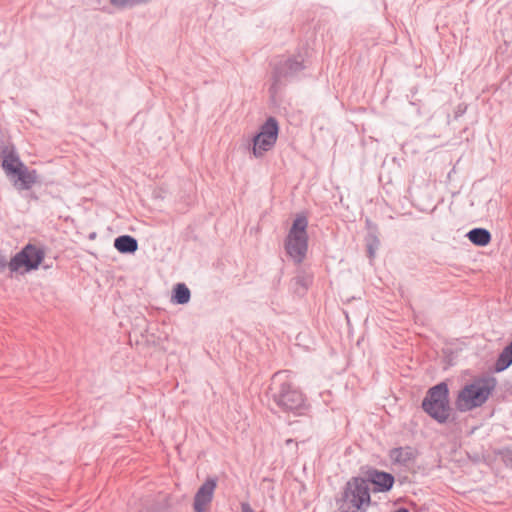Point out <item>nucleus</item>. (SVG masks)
<instances>
[{
  "mask_svg": "<svg viewBox=\"0 0 512 512\" xmlns=\"http://www.w3.org/2000/svg\"><path fill=\"white\" fill-rule=\"evenodd\" d=\"M497 387L493 377H477L465 383L457 392L455 407L465 413L483 407Z\"/></svg>",
  "mask_w": 512,
  "mask_h": 512,
  "instance_id": "nucleus-1",
  "label": "nucleus"
},
{
  "mask_svg": "<svg viewBox=\"0 0 512 512\" xmlns=\"http://www.w3.org/2000/svg\"><path fill=\"white\" fill-rule=\"evenodd\" d=\"M2 168L16 190H30L39 182L37 171L29 169L13 150L4 152Z\"/></svg>",
  "mask_w": 512,
  "mask_h": 512,
  "instance_id": "nucleus-2",
  "label": "nucleus"
},
{
  "mask_svg": "<svg viewBox=\"0 0 512 512\" xmlns=\"http://www.w3.org/2000/svg\"><path fill=\"white\" fill-rule=\"evenodd\" d=\"M308 219L299 214L295 217L285 240V250L296 263H302L308 251Z\"/></svg>",
  "mask_w": 512,
  "mask_h": 512,
  "instance_id": "nucleus-3",
  "label": "nucleus"
},
{
  "mask_svg": "<svg viewBox=\"0 0 512 512\" xmlns=\"http://www.w3.org/2000/svg\"><path fill=\"white\" fill-rule=\"evenodd\" d=\"M370 505L368 482L362 478H352L347 482L339 503V512H361Z\"/></svg>",
  "mask_w": 512,
  "mask_h": 512,
  "instance_id": "nucleus-4",
  "label": "nucleus"
},
{
  "mask_svg": "<svg viewBox=\"0 0 512 512\" xmlns=\"http://www.w3.org/2000/svg\"><path fill=\"white\" fill-rule=\"evenodd\" d=\"M448 392L447 385L440 383L428 391L422 403L423 409L440 423L447 421L450 415Z\"/></svg>",
  "mask_w": 512,
  "mask_h": 512,
  "instance_id": "nucleus-5",
  "label": "nucleus"
},
{
  "mask_svg": "<svg viewBox=\"0 0 512 512\" xmlns=\"http://www.w3.org/2000/svg\"><path fill=\"white\" fill-rule=\"evenodd\" d=\"M279 126L274 118H269L261 125L253 138L252 154L255 158H262L273 149L278 138Z\"/></svg>",
  "mask_w": 512,
  "mask_h": 512,
  "instance_id": "nucleus-6",
  "label": "nucleus"
},
{
  "mask_svg": "<svg viewBox=\"0 0 512 512\" xmlns=\"http://www.w3.org/2000/svg\"><path fill=\"white\" fill-rule=\"evenodd\" d=\"M44 256L45 253L41 248L29 244L11 259L9 268L11 271L21 274L27 273L37 269L42 263Z\"/></svg>",
  "mask_w": 512,
  "mask_h": 512,
  "instance_id": "nucleus-7",
  "label": "nucleus"
},
{
  "mask_svg": "<svg viewBox=\"0 0 512 512\" xmlns=\"http://www.w3.org/2000/svg\"><path fill=\"white\" fill-rule=\"evenodd\" d=\"M275 400L278 405L290 411L298 410L304 404L303 394L288 380L281 383Z\"/></svg>",
  "mask_w": 512,
  "mask_h": 512,
  "instance_id": "nucleus-8",
  "label": "nucleus"
},
{
  "mask_svg": "<svg viewBox=\"0 0 512 512\" xmlns=\"http://www.w3.org/2000/svg\"><path fill=\"white\" fill-rule=\"evenodd\" d=\"M215 479H207L198 489L194 497L195 512H207L212 502L214 491L216 488Z\"/></svg>",
  "mask_w": 512,
  "mask_h": 512,
  "instance_id": "nucleus-9",
  "label": "nucleus"
},
{
  "mask_svg": "<svg viewBox=\"0 0 512 512\" xmlns=\"http://www.w3.org/2000/svg\"><path fill=\"white\" fill-rule=\"evenodd\" d=\"M416 453L410 447L395 448L390 451V459L394 463L407 465L415 459Z\"/></svg>",
  "mask_w": 512,
  "mask_h": 512,
  "instance_id": "nucleus-10",
  "label": "nucleus"
},
{
  "mask_svg": "<svg viewBox=\"0 0 512 512\" xmlns=\"http://www.w3.org/2000/svg\"><path fill=\"white\" fill-rule=\"evenodd\" d=\"M370 482L378 491H388L393 486L394 477L389 473L374 472L370 475Z\"/></svg>",
  "mask_w": 512,
  "mask_h": 512,
  "instance_id": "nucleus-11",
  "label": "nucleus"
},
{
  "mask_svg": "<svg viewBox=\"0 0 512 512\" xmlns=\"http://www.w3.org/2000/svg\"><path fill=\"white\" fill-rule=\"evenodd\" d=\"M114 247L121 253H133L137 250V241L128 235L120 236L115 239Z\"/></svg>",
  "mask_w": 512,
  "mask_h": 512,
  "instance_id": "nucleus-12",
  "label": "nucleus"
},
{
  "mask_svg": "<svg viewBox=\"0 0 512 512\" xmlns=\"http://www.w3.org/2000/svg\"><path fill=\"white\" fill-rule=\"evenodd\" d=\"M468 239L475 245L486 246L491 241V235L488 230L476 228L468 233Z\"/></svg>",
  "mask_w": 512,
  "mask_h": 512,
  "instance_id": "nucleus-13",
  "label": "nucleus"
},
{
  "mask_svg": "<svg viewBox=\"0 0 512 512\" xmlns=\"http://www.w3.org/2000/svg\"><path fill=\"white\" fill-rule=\"evenodd\" d=\"M512 364V342L504 348V350L499 355L495 369L496 371H503L508 368Z\"/></svg>",
  "mask_w": 512,
  "mask_h": 512,
  "instance_id": "nucleus-14",
  "label": "nucleus"
},
{
  "mask_svg": "<svg viewBox=\"0 0 512 512\" xmlns=\"http://www.w3.org/2000/svg\"><path fill=\"white\" fill-rule=\"evenodd\" d=\"M173 301L178 304H185L190 300V290L183 283H179L174 288Z\"/></svg>",
  "mask_w": 512,
  "mask_h": 512,
  "instance_id": "nucleus-15",
  "label": "nucleus"
},
{
  "mask_svg": "<svg viewBox=\"0 0 512 512\" xmlns=\"http://www.w3.org/2000/svg\"><path fill=\"white\" fill-rule=\"evenodd\" d=\"M242 512H254L249 504H242Z\"/></svg>",
  "mask_w": 512,
  "mask_h": 512,
  "instance_id": "nucleus-16",
  "label": "nucleus"
},
{
  "mask_svg": "<svg viewBox=\"0 0 512 512\" xmlns=\"http://www.w3.org/2000/svg\"><path fill=\"white\" fill-rule=\"evenodd\" d=\"M396 512H409V511L406 508H401V509L397 510Z\"/></svg>",
  "mask_w": 512,
  "mask_h": 512,
  "instance_id": "nucleus-17",
  "label": "nucleus"
}]
</instances>
